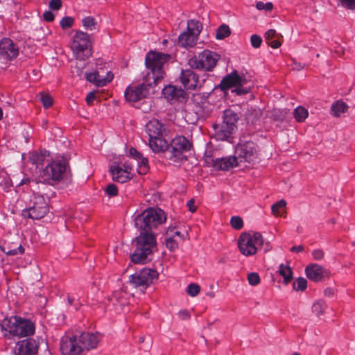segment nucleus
Returning a JSON list of instances; mask_svg holds the SVG:
<instances>
[{
	"mask_svg": "<svg viewBox=\"0 0 355 355\" xmlns=\"http://www.w3.org/2000/svg\"><path fill=\"white\" fill-rule=\"evenodd\" d=\"M137 163V172L143 175L148 171V159L144 157L135 148H130L125 156L113 161L110 166V173L112 180L121 183L131 180L134 175L133 163Z\"/></svg>",
	"mask_w": 355,
	"mask_h": 355,
	"instance_id": "obj_1",
	"label": "nucleus"
},
{
	"mask_svg": "<svg viewBox=\"0 0 355 355\" xmlns=\"http://www.w3.org/2000/svg\"><path fill=\"white\" fill-rule=\"evenodd\" d=\"M156 247L155 235L152 232H141L135 239V250L131 255L132 261L141 263L150 260Z\"/></svg>",
	"mask_w": 355,
	"mask_h": 355,
	"instance_id": "obj_2",
	"label": "nucleus"
},
{
	"mask_svg": "<svg viewBox=\"0 0 355 355\" xmlns=\"http://www.w3.org/2000/svg\"><path fill=\"white\" fill-rule=\"evenodd\" d=\"M1 327L4 335L9 338L30 336L35 331V324L32 321L18 316L5 318Z\"/></svg>",
	"mask_w": 355,
	"mask_h": 355,
	"instance_id": "obj_3",
	"label": "nucleus"
},
{
	"mask_svg": "<svg viewBox=\"0 0 355 355\" xmlns=\"http://www.w3.org/2000/svg\"><path fill=\"white\" fill-rule=\"evenodd\" d=\"M166 220L165 213L158 208H148L135 216V227L142 232H150Z\"/></svg>",
	"mask_w": 355,
	"mask_h": 355,
	"instance_id": "obj_4",
	"label": "nucleus"
},
{
	"mask_svg": "<svg viewBox=\"0 0 355 355\" xmlns=\"http://www.w3.org/2000/svg\"><path fill=\"white\" fill-rule=\"evenodd\" d=\"M264 239L257 232H245L237 239L239 252L245 257L254 256L263 245Z\"/></svg>",
	"mask_w": 355,
	"mask_h": 355,
	"instance_id": "obj_5",
	"label": "nucleus"
},
{
	"mask_svg": "<svg viewBox=\"0 0 355 355\" xmlns=\"http://www.w3.org/2000/svg\"><path fill=\"white\" fill-rule=\"evenodd\" d=\"M220 87L223 91L232 89V92L237 95H243L250 92L253 83L245 76L240 75L234 71L223 78Z\"/></svg>",
	"mask_w": 355,
	"mask_h": 355,
	"instance_id": "obj_6",
	"label": "nucleus"
},
{
	"mask_svg": "<svg viewBox=\"0 0 355 355\" xmlns=\"http://www.w3.org/2000/svg\"><path fill=\"white\" fill-rule=\"evenodd\" d=\"M170 56L159 52H149L146 57V65L150 69L151 73L146 77L150 76V80L155 85L164 78V72L163 67L164 64L169 59Z\"/></svg>",
	"mask_w": 355,
	"mask_h": 355,
	"instance_id": "obj_7",
	"label": "nucleus"
},
{
	"mask_svg": "<svg viewBox=\"0 0 355 355\" xmlns=\"http://www.w3.org/2000/svg\"><path fill=\"white\" fill-rule=\"evenodd\" d=\"M155 86L150 80V76L146 78L144 83L140 85H130L125 91V100L130 103H136L156 92Z\"/></svg>",
	"mask_w": 355,
	"mask_h": 355,
	"instance_id": "obj_8",
	"label": "nucleus"
},
{
	"mask_svg": "<svg viewBox=\"0 0 355 355\" xmlns=\"http://www.w3.org/2000/svg\"><path fill=\"white\" fill-rule=\"evenodd\" d=\"M91 44L87 33L78 31L72 38L71 49L78 60H85L91 56Z\"/></svg>",
	"mask_w": 355,
	"mask_h": 355,
	"instance_id": "obj_9",
	"label": "nucleus"
},
{
	"mask_svg": "<svg viewBox=\"0 0 355 355\" xmlns=\"http://www.w3.org/2000/svg\"><path fill=\"white\" fill-rule=\"evenodd\" d=\"M66 171V164L64 161L53 160L46 168L40 171L39 181L44 183L52 184L60 180Z\"/></svg>",
	"mask_w": 355,
	"mask_h": 355,
	"instance_id": "obj_10",
	"label": "nucleus"
},
{
	"mask_svg": "<svg viewBox=\"0 0 355 355\" xmlns=\"http://www.w3.org/2000/svg\"><path fill=\"white\" fill-rule=\"evenodd\" d=\"M220 59V55L215 52L205 50L189 60V66L193 69L211 71Z\"/></svg>",
	"mask_w": 355,
	"mask_h": 355,
	"instance_id": "obj_11",
	"label": "nucleus"
},
{
	"mask_svg": "<svg viewBox=\"0 0 355 355\" xmlns=\"http://www.w3.org/2000/svg\"><path fill=\"white\" fill-rule=\"evenodd\" d=\"M48 211V204L42 196L35 195L31 200L28 206L23 210L22 215L25 218L40 219Z\"/></svg>",
	"mask_w": 355,
	"mask_h": 355,
	"instance_id": "obj_12",
	"label": "nucleus"
},
{
	"mask_svg": "<svg viewBox=\"0 0 355 355\" xmlns=\"http://www.w3.org/2000/svg\"><path fill=\"white\" fill-rule=\"evenodd\" d=\"M201 30L202 25L198 21L189 20L187 23V31L179 35V45L184 48L193 46L196 44Z\"/></svg>",
	"mask_w": 355,
	"mask_h": 355,
	"instance_id": "obj_13",
	"label": "nucleus"
},
{
	"mask_svg": "<svg viewBox=\"0 0 355 355\" xmlns=\"http://www.w3.org/2000/svg\"><path fill=\"white\" fill-rule=\"evenodd\" d=\"M191 148L190 142L184 137H177L171 141V151L169 159L175 164H180L187 159L185 153Z\"/></svg>",
	"mask_w": 355,
	"mask_h": 355,
	"instance_id": "obj_14",
	"label": "nucleus"
},
{
	"mask_svg": "<svg viewBox=\"0 0 355 355\" xmlns=\"http://www.w3.org/2000/svg\"><path fill=\"white\" fill-rule=\"evenodd\" d=\"M158 273L150 268H144L140 271L135 272L130 277V284L135 287L139 288L141 291L153 283V280L157 279Z\"/></svg>",
	"mask_w": 355,
	"mask_h": 355,
	"instance_id": "obj_15",
	"label": "nucleus"
},
{
	"mask_svg": "<svg viewBox=\"0 0 355 355\" xmlns=\"http://www.w3.org/2000/svg\"><path fill=\"white\" fill-rule=\"evenodd\" d=\"M60 349L63 355H82L85 353L79 336H67L62 338Z\"/></svg>",
	"mask_w": 355,
	"mask_h": 355,
	"instance_id": "obj_16",
	"label": "nucleus"
},
{
	"mask_svg": "<svg viewBox=\"0 0 355 355\" xmlns=\"http://www.w3.org/2000/svg\"><path fill=\"white\" fill-rule=\"evenodd\" d=\"M87 80L96 86L103 87L110 83L114 78L113 73L104 68H98L90 73L85 74Z\"/></svg>",
	"mask_w": 355,
	"mask_h": 355,
	"instance_id": "obj_17",
	"label": "nucleus"
},
{
	"mask_svg": "<svg viewBox=\"0 0 355 355\" xmlns=\"http://www.w3.org/2000/svg\"><path fill=\"white\" fill-rule=\"evenodd\" d=\"M188 238V233H181L176 224L171 225L166 232V246L173 251L178 248V241Z\"/></svg>",
	"mask_w": 355,
	"mask_h": 355,
	"instance_id": "obj_18",
	"label": "nucleus"
},
{
	"mask_svg": "<svg viewBox=\"0 0 355 355\" xmlns=\"http://www.w3.org/2000/svg\"><path fill=\"white\" fill-rule=\"evenodd\" d=\"M236 154L239 157L240 162L243 160L252 162L255 158V146L251 141L239 143L236 148Z\"/></svg>",
	"mask_w": 355,
	"mask_h": 355,
	"instance_id": "obj_19",
	"label": "nucleus"
},
{
	"mask_svg": "<svg viewBox=\"0 0 355 355\" xmlns=\"http://www.w3.org/2000/svg\"><path fill=\"white\" fill-rule=\"evenodd\" d=\"M305 272L306 277L313 282L322 281L325 277L329 276L328 270L315 263L308 265L305 268Z\"/></svg>",
	"mask_w": 355,
	"mask_h": 355,
	"instance_id": "obj_20",
	"label": "nucleus"
},
{
	"mask_svg": "<svg viewBox=\"0 0 355 355\" xmlns=\"http://www.w3.org/2000/svg\"><path fill=\"white\" fill-rule=\"evenodd\" d=\"M18 51V48L10 39L4 38L1 41L0 55L2 58L12 60L17 56Z\"/></svg>",
	"mask_w": 355,
	"mask_h": 355,
	"instance_id": "obj_21",
	"label": "nucleus"
},
{
	"mask_svg": "<svg viewBox=\"0 0 355 355\" xmlns=\"http://www.w3.org/2000/svg\"><path fill=\"white\" fill-rule=\"evenodd\" d=\"M162 94L168 101H183L187 97V93L183 89L171 85L166 86L162 89Z\"/></svg>",
	"mask_w": 355,
	"mask_h": 355,
	"instance_id": "obj_22",
	"label": "nucleus"
},
{
	"mask_svg": "<svg viewBox=\"0 0 355 355\" xmlns=\"http://www.w3.org/2000/svg\"><path fill=\"white\" fill-rule=\"evenodd\" d=\"M38 343L34 339L24 340L18 343L17 355H36Z\"/></svg>",
	"mask_w": 355,
	"mask_h": 355,
	"instance_id": "obj_23",
	"label": "nucleus"
},
{
	"mask_svg": "<svg viewBox=\"0 0 355 355\" xmlns=\"http://www.w3.org/2000/svg\"><path fill=\"white\" fill-rule=\"evenodd\" d=\"M180 80L184 87L187 89H196L199 85L198 76L190 69L182 71Z\"/></svg>",
	"mask_w": 355,
	"mask_h": 355,
	"instance_id": "obj_24",
	"label": "nucleus"
},
{
	"mask_svg": "<svg viewBox=\"0 0 355 355\" xmlns=\"http://www.w3.org/2000/svg\"><path fill=\"white\" fill-rule=\"evenodd\" d=\"M79 338L85 352L96 348L101 338L99 334L92 333H83L79 336Z\"/></svg>",
	"mask_w": 355,
	"mask_h": 355,
	"instance_id": "obj_25",
	"label": "nucleus"
},
{
	"mask_svg": "<svg viewBox=\"0 0 355 355\" xmlns=\"http://www.w3.org/2000/svg\"><path fill=\"white\" fill-rule=\"evenodd\" d=\"M146 131L150 137L166 136V129L165 127L157 120L153 119L147 123L146 125Z\"/></svg>",
	"mask_w": 355,
	"mask_h": 355,
	"instance_id": "obj_26",
	"label": "nucleus"
},
{
	"mask_svg": "<svg viewBox=\"0 0 355 355\" xmlns=\"http://www.w3.org/2000/svg\"><path fill=\"white\" fill-rule=\"evenodd\" d=\"M165 137L166 136H159L149 138L148 145L154 153L164 152L168 149V144Z\"/></svg>",
	"mask_w": 355,
	"mask_h": 355,
	"instance_id": "obj_27",
	"label": "nucleus"
},
{
	"mask_svg": "<svg viewBox=\"0 0 355 355\" xmlns=\"http://www.w3.org/2000/svg\"><path fill=\"white\" fill-rule=\"evenodd\" d=\"M239 165L237 158L234 156L216 159L214 163V167L218 170L227 171Z\"/></svg>",
	"mask_w": 355,
	"mask_h": 355,
	"instance_id": "obj_28",
	"label": "nucleus"
},
{
	"mask_svg": "<svg viewBox=\"0 0 355 355\" xmlns=\"http://www.w3.org/2000/svg\"><path fill=\"white\" fill-rule=\"evenodd\" d=\"M216 138L218 140H225L230 137L234 129L221 124L214 127Z\"/></svg>",
	"mask_w": 355,
	"mask_h": 355,
	"instance_id": "obj_29",
	"label": "nucleus"
},
{
	"mask_svg": "<svg viewBox=\"0 0 355 355\" xmlns=\"http://www.w3.org/2000/svg\"><path fill=\"white\" fill-rule=\"evenodd\" d=\"M272 213L275 216L285 217L286 214V202L282 199L272 205Z\"/></svg>",
	"mask_w": 355,
	"mask_h": 355,
	"instance_id": "obj_30",
	"label": "nucleus"
},
{
	"mask_svg": "<svg viewBox=\"0 0 355 355\" xmlns=\"http://www.w3.org/2000/svg\"><path fill=\"white\" fill-rule=\"evenodd\" d=\"M237 119V115L233 111L230 110H225L224 112L223 121L222 124L234 129Z\"/></svg>",
	"mask_w": 355,
	"mask_h": 355,
	"instance_id": "obj_31",
	"label": "nucleus"
},
{
	"mask_svg": "<svg viewBox=\"0 0 355 355\" xmlns=\"http://www.w3.org/2000/svg\"><path fill=\"white\" fill-rule=\"evenodd\" d=\"M278 272L284 278V283L288 284L293 279V270L288 265L280 264Z\"/></svg>",
	"mask_w": 355,
	"mask_h": 355,
	"instance_id": "obj_32",
	"label": "nucleus"
},
{
	"mask_svg": "<svg viewBox=\"0 0 355 355\" xmlns=\"http://www.w3.org/2000/svg\"><path fill=\"white\" fill-rule=\"evenodd\" d=\"M82 25L86 31H95L98 30V22L96 19L92 16L84 17L82 20Z\"/></svg>",
	"mask_w": 355,
	"mask_h": 355,
	"instance_id": "obj_33",
	"label": "nucleus"
},
{
	"mask_svg": "<svg viewBox=\"0 0 355 355\" xmlns=\"http://www.w3.org/2000/svg\"><path fill=\"white\" fill-rule=\"evenodd\" d=\"M348 106L345 102L342 101H337L332 104L331 112L334 116H339L341 114L346 112Z\"/></svg>",
	"mask_w": 355,
	"mask_h": 355,
	"instance_id": "obj_34",
	"label": "nucleus"
},
{
	"mask_svg": "<svg viewBox=\"0 0 355 355\" xmlns=\"http://www.w3.org/2000/svg\"><path fill=\"white\" fill-rule=\"evenodd\" d=\"M327 306V304L324 300H318L313 302L311 306V311L316 316L320 317L324 315Z\"/></svg>",
	"mask_w": 355,
	"mask_h": 355,
	"instance_id": "obj_35",
	"label": "nucleus"
},
{
	"mask_svg": "<svg viewBox=\"0 0 355 355\" xmlns=\"http://www.w3.org/2000/svg\"><path fill=\"white\" fill-rule=\"evenodd\" d=\"M230 34L231 30L229 26L223 24L218 28L216 31V38L217 40H223L230 36Z\"/></svg>",
	"mask_w": 355,
	"mask_h": 355,
	"instance_id": "obj_36",
	"label": "nucleus"
},
{
	"mask_svg": "<svg viewBox=\"0 0 355 355\" xmlns=\"http://www.w3.org/2000/svg\"><path fill=\"white\" fill-rule=\"evenodd\" d=\"M293 114L297 122H302L308 117L309 112L304 107L299 106L295 109Z\"/></svg>",
	"mask_w": 355,
	"mask_h": 355,
	"instance_id": "obj_37",
	"label": "nucleus"
},
{
	"mask_svg": "<svg viewBox=\"0 0 355 355\" xmlns=\"http://www.w3.org/2000/svg\"><path fill=\"white\" fill-rule=\"evenodd\" d=\"M27 157L33 165H35L36 168L38 166L39 164H41L44 160V155L38 154L36 152L30 153L27 155Z\"/></svg>",
	"mask_w": 355,
	"mask_h": 355,
	"instance_id": "obj_38",
	"label": "nucleus"
},
{
	"mask_svg": "<svg viewBox=\"0 0 355 355\" xmlns=\"http://www.w3.org/2000/svg\"><path fill=\"white\" fill-rule=\"evenodd\" d=\"M307 286V281L304 277H299L293 283V288L295 291L302 292Z\"/></svg>",
	"mask_w": 355,
	"mask_h": 355,
	"instance_id": "obj_39",
	"label": "nucleus"
},
{
	"mask_svg": "<svg viewBox=\"0 0 355 355\" xmlns=\"http://www.w3.org/2000/svg\"><path fill=\"white\" fill-rule=\"evenodd\" d=\"M255 7L259 10H263L268 12L273 9V4L271 2L264 3L263 1H257L255 4Z\"/></svg>",
	"mask_w": 355,
	"mask_h": 355,
	"instance_id": "obj_40",
	"label": "nucleus"
},
{
	"mask_svg": "<svg viewBox=\"0 0 355 355\" xmlns=\"http://www.w3.org/2000/svg\"><path fill=\"white\" fill-rule=\"evenodd\" d=\"M230 225L235 230H241L243 227V219L238 216H232L230 219Z\"/></svg>",
	"mask_w": 355,
	"mask_h": 355,
	"instance_id": "obj_41",
	"label": "nucleus"
},
{
	"mask_svg": "<svg viewBox=\"0 0 355 355\" xmlns=\"http://www.w3.org/2000/svg\"><path fill=\"white\" fill-rule=\"evenodd\" d=\"M73 23H74V19L71 17L67 16V17H63L60 20V25L63 29H64V28L71 27L73 26Z\"/></svg>",
	"mask_w": 355,
	"mask_h": 355,
	"instance_id": "obj_42",
	"label": "nucleus"
},
{
	"mask_svg": "<svg viewBox=\"0 0 355 355\" xmlns=\"http://www.w3.org/2000/svg\"><path fill=\"white\" fill-rule=\"evenodd\" d=\"M248 281L251 286H257L260 282V277L257 272H250L248 275Z\"/></svg>",
	"mask_w": 355,
	"mask_h": 355,
	"instance_id": "obj_43",
	"label": "nucleus"
},
{
	"mask_svg": "<svg viewBox=\"0 0 355 355\" xmlns=\"http://www.w3.org/2000/svg\"><path fill=\"white\" fill-rule=\"evenodd\" d=\"M200 286L196 284H190L188 286H187V293L191 296V297H196V295H198L199 292H200Z\"/></svg>",
	"mask_w": 355,
	"mask_h": 355,
	"instance_id": "obj_44",
	"label": "nucleus"
},
{
	"mask_svg": "<svg viewBox=\"0 0 355 355\" xmlns=\"http://www.w3.org/2000/svg\"><path fill=\"white\" fill-rule=\"evenodd\" d=\"M41 101L43 104V106L45 108H48L51 107L53 104V98L48 94H41Z\"/></svg>",
	"mask_w": 355,
	"mask_h": 355,
	"instance_id": "obj_45",
	"label": "nucleus"
},
{
	"mask_svg": "<svg viewBox=\"0 0 355 355\" xmlns=\"http://www.w3.org/2000/svg\"><path fill=\"white\" fill-rule=\"evenodd\" d=\"M105 193L109 197H113L117 195L118 193V189L116 185L113 184H109L105 188Z\"/></svg>",
	"mask_w": 355,
	"mask_h": 355,
	"instance_id": "obj_46",
	"label": "nucleus"
},
{
	"mask_svg": "<svg viewBox=\"0 0 355 355\" xmlns=\"http://www.w3.org/2000/svg\"><path fill=\"white\" fill-rule=\"evenodd\" d=\"M6 173H1V177L3 178V182H0V186L4 189H7L8 188H10L11 186H12V182L15 181V182H17L16 180L14 178V180H8L6 178Z\"/></svg>",
	"mask_w": 355,
	"mask_h": 355,
	"instance_id": "obj_47",
	"label": "nucleus"
},
{
	"mask_svg": "<svg viewBox=\"0 0 355 355\" xmlns=\"http://www.w3.org/2000/svg\"><path fill=\"white\" fill-rule=\"evenodd\" d=\"M2 250L7 254L10 256L17 255V254H23L24 252V249L21 245H19L18 248L12 250H10L8 251H5L4 249H2Z\"/></svg>",
	"mask_w": 355,
	"mask_h": 355,
	"instance_id": "obj_48",
	"label": "nucleus"
},
{
	"mask_svg": "<svg viewBox=\"0 0 355 355\" xmlns=\"http://www.w3.org/2000/svg\"><path fill=\"white\" fill-rule=\"evenodd\" d=\"M340 5L346 8L354 10L355 0H339Z\"/></svg>",
	"mask_w": 355,
	"mask_h": 355,
	"instance_id": "obj_49",
	"label": "nucleus"
},
{
	"mask_svg": "<svg viewBox=\"0 0 355 355\" xmlns=\"http://www.w3.org/2000/svg\"><path fill=\"white\" fill-rule=\"evenodd\" d=\"M251 44L254 48H259L262 42V39L257 35H252L250 38Z\"/></svg>",
	"mask_w": 355,
	"mask_h": 355,
	"instance_id": "obj_50",
	"label": "nucleus"
},
{
	"mask_svg": "<svg viewBox=\"0 0 355 355\" xmlns=\"http://www.w3.org/2000/svg\"><path fill=\"white\" fill-rule=\"evenodd\" d=\"M61 0H51L49 4L50 9L58 10L62 7Z\"/></svg>",
	"mask_w": 355,
	"mask_h": 355,
	"instance_id": "obj_51",
	"label": "nucleus"
},
{
	"mask_svg": "<svg viewBox=\"0 0 355 355\" xmlns=\"http://www.w3.org/2000/svg\"><path fill=\"white\" fill-rule=\"evenodd\" d=\"M312 256L315 260L320 261L324 257V252L322 250L316 249L312 252Z\"/></svg>",
	"mask_w": 355,
	"mask_h": 355,
	"instance_id": "obj_52",
	"label": "nucleus"
},
{
	"mask_svg": "<svg viewBox=\"0 0 355 355\" xmlns=\"http://www.w3.org/2000/svg\"><path fill=\"white\" fill-rule=\"evenodd\" d=\"M277 35L276 31L275 30L270 29L268 31H266V33H265V39L268 42V41H270V40H272Z\"/></svg>",
	"mask_w": 355,
	"mask_h": 355,
	"instance_id": "obj_53",
	"label": "nucleus"
},
{
	"mask_svg": "<svg viewBox=\"0 0 355 355\" xmlns=\"http://www.w3.org/2000/svg\"><path fill=\"white\" fill-rule=\"evenodd\" d=\"M187 207H188L189 210L193 213L197 209V205H196V200L194 199H191L187 203Z\"/></svg>",
	"mask_w": 355,
	"mask_h": 355,
	"instance_id": "obj_54",
	"label": "nucleus"
},
{
	"mask_svg": "<svg viewBox=\"0 0 355 355\" xmlns=\"http://www.w3.org/2000/svg\"><path fill=\"white\" fill-rule=\"evenodd\" d=\"M43 17L46 21H52L55 16L51 10H46L44 12Z\"/></svg>",
	"mask_w": 355,
	"mask_h": 355,
	"instance_id": "obj_55",
	"label": "nucleus"
},
{
	"mask_svg": "<svg viewBox=\"0 0 355 355\" xmlns=\"http://www.w3.org/2000/svg\"><path fill=\"white\" fill-rule=\"evenodd\" d=\"M96 98L95 93L94 92H89L86 97V102L88 105H92Z\"/></svg>",
	"mask_w": 355,
	"mask_h": 355,
	"instance_id": "obj_56",
	"label": "nucleus"
},
{
	"mask_svg": "<svg viewBox=\"0 0 355 355\" xmlns=\"http://www.w3.org/2000/svg\"><path fill=\"white\" fill-rule=\"evenodd\" d=\"M179 317L182 320H187L190 318L189 312L187 310H181L178 313Z\"/></svg>",
	"mask_w": 355,
	"mask_h": 355,
	"instance_id": "obj_57",
	"label": "nucleus"
},
{
	"mask_svg": "<svg viewBox=\"0 0 355 355\" xmlns=\"http://www.w3.org/2000/svg\"><path fill=\"white\" fill-rule=\"evenodd\" d=\"M267 42L272 49H277L281 46V42L277 40H271Z\"/></svg>",
	"mask_w": 355,
	"mask_h": 355,
	"instance_id": "obj_58",
	"label": "nucleus"
},
{
	"mask_svg": "<svg viewBox=\"0 0 355 355\" xmlns=\"http://www.w3.org/2000/svg\"><path fill=\"white\" fill-rule=\"evenodd\" d=\"M304 250V247L302 245L293 246L291 248V251L293 252H300Z\"/></svg>",
	"mask_w": 355,
	"mask_h": 355,
	"instance_id": "obj_59",
	"label": "nucleus"
},
{
	"mask_svg": "<svg viewBox=\"0 0 355 355\" xmlns=\"http://www.w3.org/2000/svg\"><path fill=\"white\" fill-rule=\"evenodd\" d=\"M324 295H326L327 297H331L334 295V291L332 288H327L324 290Z\"/></svg>",
	"mask_w": 355,
	"mask_h": 355,
	"instance_id": "obj_60",
	"label": "nucleus"
},
{
	"mask_svg": "<svg viewBox=\"0 0 355 355\" xmlns=\"http://www.w3.org/2000/svg\"><path fill=\"white\" fill-rule=\"evenodd\" d=\"M27 181H28V179H24L19 183V185L24 184L26 183Z\"/></svg>",
	"mask_w": 355,
	"mask_h": 355,
	"instance_id": "obj_61",
	"label": "nucleus"
},
{
	"mask_svg": "<svg viewBox=\"0 0 355 355\" xmlns=\"http://www.w3.org/2000/svg\"><path fill=\"white\" fill-rule=\"evenodd\" d=\"M114 297V298H115L117 301H119V304H122V303H123L122 302H121V301H119V299H118V294H117V293H115Z\"/></svg>",
	"mask_w": 355,
	"mask_h": 355,
	"instance_id": "obj_62",
	"label": "nucleus"
},
{
	"mask_svg": "<svg viewBox=\"0 0 355 355\" xmlns=\"http://www.w3.org/2000/svg\"><path fill=\"white\" fill-rule=\"evenodd\" d=\"M2 116H3V111H2L1 108L0 107V120L1 119Z\"/></svg>",
	"mask_w": 355,
	"mask_h": 355,
	"instance_id": "obj_63",
	"label": "nucleus"
},
{
	"mask_svg": "<svg viewBox=\"0 0 355 355\" xmlns=\"http://www.w3.org/2000/svg\"><path fill=\"white\" fill-rule=\"evenodd\" d=\"M292 355H301V354L298 352H295Z\"/></svg>",
	"mask_w": 355,
	"mask_h": 355,
	"instance_id": "obj_64",
	"label": "nucleus"
}]
</instances>
